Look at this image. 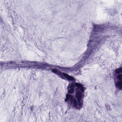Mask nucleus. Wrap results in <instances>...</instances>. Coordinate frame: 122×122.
<instances>
[{
    "mask_svg": "<svg viewBox=\"0 0 122 122\" xmlns=\"http://www.w3.org/2000/svg\"><path fill=\"white\" fill-rule=\"evenodd\" d=\"M105 106H106V107L107 109H108V108H109L110 107L109 106H107L106 105H105ZM109 109V110H110V109Z\"/></svg>",
    "mask_w": 122,
    "mask_h": 122,
    "instance_id": "9b49d317",
    "label": "nucleus"
},
{
    "mask_svg": "<svg viewBox=\"0 0 122 122\" xmlns=\"http://www.w3.org/2000/svg\"><path fill=\"white\" fill-rule=\"evenodd\" d=\"M115 73L118 74L117 76V80L115 82V86L119 90H122V67L116 69Z\"/></svg>",
    "mask_w": 122,
    "mask_h": 122,
    "instance_id": "20e7f679",
    "label": "nucleus"
},
{
    "mask_svg": "<svg viewBox=\"0 0 122 122\" xmlns=\"http://www.w3.org/2000/svg\"><path fill=\"white\" fill-rule=\"evenodd\" d=\"M100 37H95L94 39L95 40L94 42L95 43L96 42L97 44H100L101 43L102 40L100 39Z\"/></svg>",
    "mask_w": 122,
    "mask_h": 122,
    "instance_id": "6e6552de",
    "label": "nucleus"
},
{
    "mask_svg": "<svg viewBox=\"0 0 122 122\" xmlns=\"http://www.w3.org/2000/svg\"><path fill=\"white\" fill-rule=\"evenodd\" d=\"M34 107V106H31L30 107V109L31 111L32 112L33 111V110Z\"/></svg>",
    "mask_w": 122,
    "mask_h": 122,
    "instance_id": "1a4fd4ad",
    "label": "nucleus"
},
{
    "mask_svg": "<svg viewBox=\"0 0 122 122\" xmlns=\"http://www.w3.org/2000/svg\"><path fill=\"white\" fill-rule=\"evenodd\" d=\"M0 22H3L2 20V18L1 17H0Z\"/></svg>",
    "mask_w": 122,
    "mask_h": 122,
    "instance_id": "9d476101",
    "label": "nucleus"
},
{
    "mask_svg": "<svg viewBox=\"0 0 122 122\" xmlns=\"http://www.w3.org/2000/svg\"><path fill=\"white\" fill-rule=\"evenodd\" d=\"M107 28L104 26L100 27L99 25H95L94 26L93 30L92 33L93 34L97 35L100 32H102L103 30L106 29Z\"/></svg>",
    "mask_w": 122,
    "mask_h": 122,
    "instance_id": "423d86ee",
    "label": "nucleus"
},
{
    "mask_svg": "<svg viewBox=\"0 0 122 122\" xmlns=\"http://www.w3.org/2000/svg\"><path fill=\"white\" fill-rule=\"evenodd\" d=\"M31 67L30 66V67Z\"/></svg>",
    "mask_w": 122,
    "mask_h": 122,
    "instance_id": "f8f14e48",
    "label": "nucleus"
},
{
    "mask_svg": "<svg viewBox=\"0 0 122 122\" xmlns=\"http://www.w3.org/2000/svg\"><path fill=\"white\" fill-rule=\"evenodd\" d=\"M94 41L93 40H89L87 45L88 48L85 52L80 56V57L81 58V61L77 63L74 66V67H64L59 66V68L64 72L68 73L72 72L74 71H77L79 68L82 67L85 65L86 60L88 59L91 53L92 52L93 49L97 48V46L96 45L93 46V44H92V43L94 42Z\"/></svg>",
    "mask_w": 122,
    "mask_h": 122,
    "instance_id": "f257e3e1",
    "label": "nucleus"
},
{
    "mask_svg": "<svg viewBox=\"0 0 122 122\" xmlns=\"http://www.w3.org/2000/svg\"><path fill=\"white\" fill-rule=\"evenodd\" d=\"M83 97V93H81L78 92L75 93V98L73 97L72 95L67 93L66 95V98L65 100V101L66 102H67L69 101L71 104L75 107H77L78 105L79 107H77L76 108L80 110L82 107L83 105V102H81V99H83L82 97Z\"/></svg>",
    "mask_w": 122,
    "mask_h": 122,
    "instance_id": "7ed1b4c3",
    "label": "nucleus"
},
{
    "mask_svg": "<svg viewBox=\"0 0 122 122\" xmlns=\"http://www.w3.org/2000/svg\"><path fill=\"white\" fill-rule=\"evenodd\" d=\"M48 66L49 65L47 64H43L39 63L35 65H33L31 67L34 68L44 69L46 67Z\"/></svg>",
    "mask_w": 122,
    "mask_h": 122,
    "instance_id": "0eeeda50",
    "label": "nucleus"
},
{
    "mask_svg": "<svg viewBox=\"0 0 122 122\" xmlns=\"http://www.w3.org/2000/svg\"><path fill=\"white\" fill-rule=\"evenodd\" d=\"M52 72L57 75L60 76V77L62 79H64V77L66 78L67 80L69 81H71L72 82L69 84L67 87L68 92L70 94L73 93L74 91V89L75 87V90L76 91V93L78 92L81 93H84L85 89L84 87L82 84L79 83L75 82L76 79L73 77L70 76L67 73H62L59 70L56 68L51 69Z\"/></svg>",
    "mask_w": 122,
    "mask_h": 122,
    "instance_id": "f03ea898",
    "label": "nucleus"
},
{
    "mask_svg": "<svg viewBox=\"0 0 122 122\" xmlns=\"http://www.w3.org/2000/svg\"><path fill=\"white\" fill-rule=\"evenodd\" d=\"M10 65L11 66L12 65L14 69H17V71H19L20 70V68L21 67V65L16 64L15 62L12 61H8L6 63L4 62H0V66H1L2 69H4L5 70L7 69V66L8 65Z\"/></svg>",
    "mask_w": 122,
    "mask_h": 122,
    "instance_id": "39448f33",
    "label": "nucleus"
}]
</instances>
